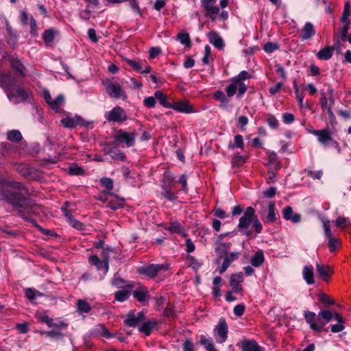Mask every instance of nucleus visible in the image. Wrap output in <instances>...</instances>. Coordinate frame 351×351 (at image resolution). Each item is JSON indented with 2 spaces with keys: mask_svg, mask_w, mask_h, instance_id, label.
<instances>
[{
  "mask_svg": "<svg viewBox=\"0 0 351 351\" xmlns=\"http://www.w3.org/2000/svg\"><path fill=\"white\" fill-rule=\"evenodd\" d=\"M179 41L186 46H189L191 44L190 36L188 33H179L178 34Z\"/></svg>",
  "mask_w": 351,
  "mask_h": 351,
  "instance_id": "nucleus-47",
  "label": "nucleus"
},
{
  "mask_svg": "<svg viewBox=\"0 0 351 351\" xmlns=\"http://www.w3.org/2000/svg\"><path fill=\"white\" fill-rule=\"evenodd\" d=\"M263 49L266 52L271 53L277 50L278 49V46L277 44L268 42L266 44H265Z\"/></svg>",
  "mask_w": 351,
  "mask_h": 351,
  "instance_id": "nucleus-60",
  "label": "nucleus"
},
{
  "mask_svg": "<svg viewBox=\"0 0 351 351\" xmlns=\"http://www.w3.org/2000/svg\"><path fill=\"white\" fill-rule=\"evenodd\" d=\"M207 36L210 43L217 49L222 50L224 49L225 45L222 38L215 31H210L208 33Z\"/></svg>",
  "mask_w": 351,
  "mask_h": 351,
  "instance_id": "nucleus-18",
  "label": "nucleus"
},
{
  "mask_svg": "<svg viewBox=\"0 0 351 351\" xmlns=\"http://www.w3.org/2000/svg\"><path fill=\"white\" fill-rule=\"evenodd\" d=\"M334 50V46H326L318 51L317 56L319 60H329L332 56Z\"/></svg>",
  "mask_w": 351,
  "mask_h": 351,
  "instance_id": "nucleus-26",
  "label": "nucleus"
},
{
  "mask_svg": "<svg viewBox=\"0 0 351 351\" xmlns=\"http://www.w3.org/2000/svg\"><path fill=\"white\" fill-rule=\"evenodd\" d=\"M105 119L109 122L123 123L128 119L125 111L120 106H115L104 115Z\"/></svg>",
  "mask_w": 351,
  "mask_h": 351,
  "instance_id": "nucleus-7",
  "label": "nucleus"
},
{
  "mask_svg": "<svg viewBox=\"0 0 351 351\" xmlns=\"http://www.w3.org/2000/svg\"><path fill=\"white\" fill-rule=\"evenodd\" d=\"M125 62H126L130 66H132L134 70L137 71L138 72L142 71V66L140 65L139 62L128 58H125Z\"/></svg>",
  "mask_w": 351,
  "mask_h": 351,
  "instance_id": "nucleus-59",
  "label": "nucleus"
},
{
  "mask_svg": "<svg viewBox=\"0 0 351 351\" xmlns=\"http://www.w3.org/2000/svg\"><path fill=\"white\" fill-rule=\"evenodd\" d=\"M62 124L67 128H73L77 126L88 127L90 122L84 120L81 116L75 114L72 117L67 115L65 118L61 120Z\"/></svg>",
  "mask_w": 351,
  "mask_h": 351,
  "instance_id": "nucleus-9",
  "label": "nucleus"
},
{
  "mask_svg": "<svg viewBox=\"0 0 351 351\" xmlns=\"http://www.w3.org/2000/svg\"><path fill=\"white\" fill-rule=\"evenodd\" d=\"M318 300L320 302L327 305H333L335 304V301L324 293L318 295Z\"/></svg>",
  "mask_w": 351,
  "mask_h": 351,
  "instance_id": "nucleus-48",
  "label": "nucleus"
},
{
  "mask_svg": "<svg viewBox=\"0 0 351 351\" xmlns=\"http://www.w3.org/2000/svg\"><path fill=\"white\" fill-rule=\"evenodd\" d=\"M242 351H262V348L254 340H244L241 343Z\"/></svg>",
  "mask_w": 351,
  "mask_h": 351,
  "instance_id": "nucleus-23",
  "label": "nucleus"
},
{
  "mask_svg": "<svg viewBox=\"0 0 351 351\" xmlns=\"http://www.w3.org/2000/svg\"><path fill=\"white\" fill-rule=\"evenodd\" d=\"M339 243H340V241L337 238H332V239H328V246L329 248V251L330 252L335 251L337 249Z\"/></svg>",
  "mask_w": 351,
  "mask_h": 351,
  "instance_id": "nucleus-50",
  "label": "nucleus"
},
{
  "mask_svg": "<svg viewBox=\"0 0 351 351\" xmlns=\"http://www.w3.org/2000/svg\"><path fill=\"white\" fill-rule=\"evenodd\" d=\"M162 182V186L172 188L177 181L171 173L165 172L163 175Z\"/></svg>",
  "mask_w": 351,
  "mask_h": 351,
  "instance_id": "nucleus-31",
  "label": "nucleus"
},
{
  "mask_svg": "<svg viewBox=\"0 0 351 351\" xmlns=\"http://www.w3.org/2000/svg\"><path fill=\"white\" fill-rule=\"evenodd\" d=\"M187 262L189 263V266L191 267L193 269H197L200 267V264L197 262V261L193 256L189 255L186 258Z\"/></svg>",
  "mask_w": 351,
  "mask_h": 351,
  "instance_id": "nucleus-55",
  "label": "nucleus"
},
{
  "mask_svg": "<svg viewBox=\"0 0 351 351\" xmlns=\"http://www.w3.org/2000/svg\"><path fill=\"white\" fill-rule=\"evenodd\" d=\"M105 152L106 154L110 155V157L115 160L124 161L126 158L125 154L116 147L106 148Z\"/></svg>",
  "mask_w": 351,
  "mask_h": 351,
  "instance_id": "nucleus-24",
  "label": "nucleus"
},
{
  "mask_svg": "<svg viewBox=\"0 0 351 351\" xmlns=\"http://www.w3.org/2000/svg\"><path fill=\"white\" fill-rule=\"evenodd\" d=\"M223 255L225 256L224 258H223V261L230 265L232 262H234L239 258V256L240 255V252H230V253L228 252L227 254H225Z\"/></svg>",
  "mask_w": 351,
  "mask_h": 351,
  "instance_id": "nucleus-41",
  "label": "nucleus"
},
{
  "mask_svg": "<svg viewBox=\"0 0 351 351\" xmlns=\"http://www.w3.org/2000/svg\"><path fill=\"white\" fill-rule=\"evenodd\" d=\"M282 215L285 219L296 223L301 221V216L298 213H293L291 206H287L282 210Z\"/></svg>",
  "mask_w": 351,
  "mask_h": 351,
  "instance_id": "nucleus-21",
  "label": "nucleus"
},
{
  "mask_svg": "<svg viewBox=\"0 0 351 351\" xmlns=\"http://www.w3.org/2000/svg\"><path fill=\"white\" fill-rule=\"evenodd\" d=\"M25 295L30 302H33L36 295H42V293L32 288H27L25 289Z\"/></svg>",
  "mask_w": 351,
  "mask_h": 351,
  "instance_id": "nucleus-42",
  "label": "nucleus"
},
{
  "mask_svg": "<svg viewBox=\"0 0 351 351\" xmlns=\"http://www.w3.org/2000/svg\"><path fill=\"white\" fill-rule=\"evenodd\" d=\"M158 324V322L156 319H148L143 323L138 328V330L146 336H148L156 328Z\"/></svg>",
  "mask_w": 351,
  "mask_h": 351,
  "instance_id": "nucleus-17",
  "label": "nucleus"
},
{
  "mask_svg": "<svg viewBox=\"0 0 351 351\" xmlns=\"http://www.w3.org/2000/svg\"><path fill=\"white\" fill-rule=\"evenodd\" d=\"M245 160L243 156L236 154L232 160V164L234 167H240L245 162Z\"/></svg>",
  "mask_w": 351,
  "mask_h": 351,
  "instance_id": "nucleus-54",
  "label": "nucleus"
},
{
  "mask_svg": "<svg viewBox=\"0 0 351 351\" xmlns=\"http://www.w3.org/2000/svg\"><path fill=\"white\" fill-rule=\"evenodd\" d=\"M64 104V97L63 95H59L56 99L53 100L51 104H50V108L55 110L58 113H61L63 112V110L61 108Z\"/></svg>",
  "mask_w": 351,
  "mask_h": 351,
  "instance_id": "nucleus-28",
  "label": "nucleus"
},
{
  "mask_svg": "<svg viewBox=\"0 0 351 351\" xmlns=\"http://www.w3.org/2000/svg\"><path fill=\"white\" fill-rule=\"evenodd\" d=\"M316 270L318 276L324 280L328 281L330 277L332 270L327 265L316 263Z\"/></svg>",
  "mask_w": 351,
  "mask_h": 351,
  "instance_id": "nucleus-19",
  "label": "nucleus"
},
{
  "mask_svg": "<svg viewBox=\"0 0 351 351\" xmlns=\"http://www.w3.org/2000/svg\"><path fill=\"white\" fill-rule=\"evenodd\" d=\"M130 293L127 290H121L115 293V299L119 302H124L129 297Z\"/></svg>",
  "mask_w": 351,
  "mask_h": 351,
  "instance_id": "nucleus-46",
  "label": "nucleus"
},
{
  "mask_svg": "<svg viewBox=\"0 0 351 351\" xmlns=\"http://www.w3.org/2000/svg\"><path fill=\"white\" fill-rule=\"evenodd\" d=\"M69 223L73 228H74L77 230H84V224L83 223L80 222V221L75 219V218L71 219Z\"/></svg>",
  "mask_w": 351,
  "mask_h": 351,
  "instance_id": "nucleus-62",
  "label": "nucleus"
},
{
  "mask_svg": "<svg viewBox=\"0 0 351 351\" xmlns=\"http://www.w3.org/2000/svg\"><path fill=\"white\" fill-rule=\"evenodd\" d=\"M77 309L81 313H87L90 311V306L86 301L79 300L77 301Z\"/></svg>",
  "mask_w": 351,
  "mask_h": 351,
  "instance_id": "nucleus-44",
  "label": "nucleus"
},
{
  "mask_svg": "<svg viewBox=\"0 0 351 351\" xmlns=\"http://www.w3.org/2000/svg\"><path fill=\"white\" fill-rule=\"evenodd\" d=\"M268 214L266 217V223H273L276 221V207H275V203L274 202H269L268 205Z\"/></svg>",
  "mask_w": 351,
  "mask_h": 351,
  "instance_id": "nucleus-32",
  "label": "nucleus"
},
{
  "mask_svg": "<svg viewBox=\"0 0 351 351\" xmlns=\"http://www.w3.org/2000/svg\"><path fill=\"white\" fill-rule=\"evenodd\" d=\"M169 108L173 109L178 112L189 114L195 112L193 107L191 106L186 101H179L171 102Z\"/></svg>",
  "mask_w": 351,
  "mask_h": 351,
  "instance_id": "nucleus-15",
  "label": "nucleus"
},
{
  "mask_svg": "<svg viewBox=\"0 0 351 351\" xmlns=\"http://www.w3.org/2000/svg\"><path fill=\"white\" fill-rule=\"evenodd\" d=\"M216 0H201L202 6L205 11V16L212 20L215 19V16L219 13V8L215 5Z\"/></svg>",
  "mask_w": 351,
  "mask_h": 351,
  "instance_id": "nucleus-12",
  "label": "nucleus"
},
{
  "mask_svg": "<svg viewBox=\"0 0 351 351\" xmlns=\"http://www.w3.org/2000/svg\"><path fill=\"white\" fill-rule=\"evenodd\" d=\"M132 295L134 298H136L140 302H146L149 298V295L148 293L147 290L141 287L135 289L133 291Z\"/></svg>",
  "mask_w": 351,
  "mask_h": 351,
  "instance_id": "nucleus-25",
  "label": "nucleus"
},
{
  "mask_svg": "<svg viewBox=\"0 0 351 351\" xmlns=\"http://www.w3.org/2000/svg\"><path fill=\"white\" fill-rule=\"evenodd\" d=\"M24 189V185L21 182H10L0 189V197L8 204L12 205L13 208L17 210L18 215L25 221H29L45 234L51 235V230L44 229L30 217L32 215H40L42 212V207L21 193Z\"/></svg>",
  "mask_w": 351,
  "mask_h": 351,
  "instance_id": "nucleus-1",
  "label": "nucleus"
},
{
  "mask_svg": "<svg viewBox=\"0 0 351 351\" xmlns=\"http://www.w3.org/2000/svg\"><path fill=\"white\" fill-rule=\"evenodd\" d=\"M124 204L123 199H119L116 202L110 201L108 203L107 207L111 208L113 210H116L120 208H122Z\"/></svg>",
  "mask_w": 351,
  "mask_h": 351,
  "instance_id": "nucleus-49",
  "label": "nucleus"
},
{
  "mask_svg": "<svg viewBox=\"0 0 351 351\" xmlns=\"http://www.w3.org/2000/svg\"><path fill=\"white\" fill-rule=\"evenodd\" d=\"M16 84V78L14 76H13L11 73H0V87L3 89L6 94H8V92L12 90L14 88H15Z\"/></svg>",
  "mask_w": 351,
  "mask_h": 351,
  "instance_id": "nucleus-11",
  "label": "nucleus"
},
{
  "mask_svg": "<svg viewBox=\"0 0 351 351\" xmlns=\"http://www.w3.org/2000/svg\"><path fill=\"white\" fill-rule=\"evenodd\" d=\"M145 319V315L143 312H139L135 314L134 312H130L126 315V318L124 320L125 325L130 327H136L141 322Z\"/></svg>",
  "mask_w": 351,
  "mask_h": 351,
  "instance_id": "nucleus-14",
  "label": "nucleus"
},
{
  "mask_svg": "<svg viewBox=\"0 0 351 351\" xmlns=\"http://www.w3.org/2000/svg\"><path fill=\"white\" fill-rule=\"evenodd\" d=\"M140 274L147 276L150 278H154L157 275L156 272L155 267L154 264H151L147 265V267H144L139 270Z\"/></svg>",
  "mask_w": 351,
  "mask_h": 351,
  "instance_id": "nucleus-37",
  "label": "nucleus"
},
{
  "mask_svg": "<svg viewBox=\"0 0 351 351\" xmlns=\"http://www.w3.org/2000/svg\"><path fill=\"white\" fill-rule=\"evenodd\" d=\"M40 333L45 334L47 337H49L60 338V337H64V335L62 332L56 331V330L40 331Z\"/></svg>",
  "mask_w": 351,
  "mask_h": 351,
  "instance_id": "nucleus-58",
  "label": "nucleus"
},
{
  "mask_svg": "<svg viewBox=\"0 0 351 351\" xmlns=\"http://www.w3.org/2000/svg\"><path fill=\"white\" fill-rule=\"evenodd\" d=\"M251 224L255 228L256 234L261 232L263 226L255 214V210L253 207L248 206L239 219L238 230L247 237H251L252 231L249 229Z\"/></svg>",
  "mask_w": 351,
  "mask_h": 351,
  "instance_id": "nucleus-3",
  "label": "nucleus"
},
{
  "mask_svg": "<svg viewBox=\"0 0 351 351\" xmlns=\"http://www.w3.org/2000/svg\"><path fill=\"white\" fill-rule=\"evenodd\" d=\"M310 132L317 137L318 142L322 145L327 146L331 144L340 152V146L337 141L332 138V133L328 128L322 130H311Z\"/></svg>",
  "mask_w": 351,
  "mask_h": 351,
  "instance_id": "nucleus-6",
  "label": "nucleus"
},
{
  "mask_svg": "<svg viewBox=\"0 0 351 351\" xmlns=\"http://www.w3.org/2000/svg\"><path fill=\"white\" fill-rule=\"evenodd\" d=\"M106 90L110 97L126 99L127 96L125 91L123 90L121 85L115 81H110L106 86Z\"/></svg>",
  "mask_w": 351,
  "mask_h": 351,
  "instance_id": "nucleus-13",
  "label": "nucleus"
},
{
  "mask_svg": "<svg viewBox=\"0 0 351 351\" xmlns=\"http://www.w3.org/2000/svg\"><path fill=\"white\" fill-rule=\"evenodd\" d=\"M231 245L230 242H226L223 239H217L215 242V252L220 256H222L223 254L229 252Z\"/></svg>",
  "mask_w": 351,
  "mask_h": 351,
  "instance_id": "nucleus-20",
  "label": "nucleus"
},
{
  "mask_svg": "<svg viewBox=\"0 0 351 351\" xmlns=\"http://www.w3.org/2000/svg\"><path fill=\"white\" fill-rule=\"evenodd\" d=\"M276 188H275L274 186H271L269 189H267L263 192L264 197H265L267 198H272L273 197H274L276 195Z\"/></svg>",
  "mask_w": 351,
  "mask_h": 351,
  "instance_id": "nucleus-63",
  "label": "nucleus"
},
{
  "mask_svg": "<svg viewBox=\"0 0 351 351\" xmlns=\"http://www.w3.org/2000/svg\"><path fill=\"white\" fill-rule=\"evenodd\" d=\"M69 173L71 176H82L85 174V170L77 165H72L69 167Z\"/></svg>",
  "mask_w": 351,
  "mask_h": 351,
  "instance_id": "nucleus-40",
  "label": "nucleus"
},
{
  "mask_svg": "<svg viewBox=\"0 0 351 351\" xmlns=\"http://www.w3.org/2000/svg\"><path fill=\"white\" fill-rule=\"evenodd\" d=\"M7 138L12 142H19L22 139V134L20 131L12 130L8 132Z\"/></svg>",
  "mask_w": 351,
  "mask_h": 351,
  "instance_id": "nucleus-39",
  "label": "nucleus"
},
{
  "mask_svg": "<svg viewBox=\"0 0 351 351\" xmlns=\"http://www.w3.org/2000/svg\"><path fill=\"white\" fill-rule=\"evenodd\" d=\"M10 64L12 68L17 71L21 76H25V67L18 58H11Z\"/></svg>",
  "mask_w": 351,
  "mask_h": 351,
  "instance_id": "nucleus-29",
  "label": "nucleus"
},
{
  "mask_svg": "<svg viewBox=\"0 0 351 351\" xmlns=\"http://www.w3.org/2000/svg\"><path fill=\"white\" fill-rule=\"evenodd\" d=\"M194 345L190 339H186L183 343V351H193Z\"/></svg>",
  "mask_w": 351,
  "mask_h": 351,
  "instance_id": "nucleus-64",
  "label": "nucleus"
},
{
  "mask_svg": "<svg viewBox=\"0 0 351 351\" xmlns=\"http://www.w3.org/2000/svg\"><path fill=\"white\" fill-rule=\"evenodd\" d=\"M137 132L134 130L132 132H128L123 130H119L114 136V144L116 147H130L134 145Z\"/></svg>",
  "mask_w": 351,
  "mask_h": 351,
  "instance_id": "nucleus-5",
  "label": "nucleus"
},
{
  "mask_svg": "<svg viewBox=\"0 0 351 351\" xmlns=\"http://www.w3.org/2000/svg\"><path fill=\"white\" fill-rule=\"evenodd\" d=\"M228 324L224 318H221L219 323L214 329V335L217 342L222 343L225 342L228 338Z\"/></svg>",
  "mask_w": 351,
  "mask_h": 351,
  "instance_id": "nucleus-10",
  "label": "nucleus"
},
{
  "mask_svg": "<svg viewBox=\"0 0 351 351\" xmlns=\"http://www.w3.org/2000/svg\"><path fill=\"white\" fill-rule=\"evenodd\" d=\"M245 305L243 304H239L236 305L234 307L233 311H234V313L237 316L241 317V315H243V313L245 312Z\"/></svg>",
  "mask_w": 351,
  "mask_h": 351,
  "instance_id": "nucleus-61",
  "label": "nucleus"
},
{
  "mask_svg": "<svg viewBox=\"0 0 351 351\" xmlns=\"http://www.w3.org/2000/svg\"><path fill=\"white\" fill-rule=\"evenodd\" d=\"M167 230L173 233L177 234H181L183 230L180 223L178 221L171 222Z\"/></svg>",
  "mask_w": 351,
  "mask_h": 351,
  "instance_id": "nucleus-45",
  "label": "nucleus"
},
{
  "mask_svg": "<svg viewBox=\"0 0 351 351\" xmlns=\"http://www.w3.org/2000/svg\"><path fill=\"white\" fill-rule=\"evenodd\" d=\"M265 258L262 250L257 251L255 254L252 257L250 263L252 266L258 267H260L264 262Z\"/></svg>",
  "mask_w": 351,
  "mask_h": 351,
  "instance_id": "nucleus-30",
  "label": "nucleus"
},
{
  "mask_svg": "<svg viewBox=\"0 0 351 351\" xmlns=\"http://www.w3.org/2000/svg\"><path fill=\"white\" fill-rule=\"evenodd\" d=\"M154 97L157 99L160 105L165 108H169L170 106L171 102H169L167 99V97L165 95L162 91L157 90L154 93Z\"/></svg>",
  "mask_w": 351,
  "mask_h": 351,
  "instance_id": "nucleus-33",
  "label": "nucleus"
},
{
  "mask_svg": "<svg viewBox=\"0 0 351 351\" xmlns=\"http://www.w3.org/2000/svg\"><path fill=\"white\" fill-rule=\"evenodd\" d=\"M243 281V275L242 272L232 274L230 279V285L232 287V292L241 293L243 288L241 282Z\"/></svg>",
  "mask_w": 351,
  "mask_h": 351,
  "instance_id": "nucleus-16",
  "label": "nucleus"
},
{
  "mask_svg": "<svg viewBox=\"0 0 351 351\" xmlns=\"http://www.w3.org/2000/svg\"><path fill=\"white\" fill-rule=\"evenodd\" d=\"M267 123L272 129H276L279 125L278 119L274 115H269L267 118Z\"/></svg>",
  "mask_w": 351,
  "mask_h": 351,
  "instance_id": "nucleus-53",
  "label": "nucleus"
},
{
  "mask_svg": "<svg viewBox=\"0 0 351 351\" xmlns=\"http://www.w3.org/2000/svg\"><path fill=\"white\" fill-rule=\"evenodd\" d=\"M101 184L108 190L113 189V180L109 178H102L100 180Z\"/></svg>",
  "mask_w": 351,
  "mask_h": 351,
  "instance_id": "nucleus-52",
  "label": "nucleus"
},
{
  "mask_svg": "<svg viewBox=\"0 0 351 351\" xmlns=\"http://www.w3.org/2000/svg\"><path fill=\"white\" fill-rule=\"evenodd\" d=\"M36 317L38 321L45 323L49 327H52L53 325V319L49 317L45 314L36 313Z\"/></svg>",
  "mask_w": 351,
  "mask_h": 351,
  "instance_id": "nucleus-43",
  "label": "nucleus"
},
{
  "mask_svg": "<svg viewBox=\"0 0 351 351\" xmlns=\"http://www.w3.org/2000/svg\"><path fill=\"white\" fill-rule=\"evenodd\" d=\"M199 343L204 346L206 351H218L214 346L211 339L206 338L205 336H201Z\"/></svg>",
  "mask_w": 351,
  "mask_h": 351,
  "instance_id": "nucleus-35",
  "label": "nucleus"
},
{
  "mask_svg": "<svg viewBox=\"0 0 351 351\" xmlns=\"http://www.w3.org/2000/svg\"><path fill=\"white\" fill-rule=\"evenodd\" d=\"M172 188L162 186L161 195L162 197L171 202H175L178 199L176 193L171 191Z\"/></svg>",
  "mask_w": 351,
  "mask_h": 351,
  "instance_id": "nucleus-34",
  "label": "nucleus"
},
{
  "mask_svg": "<svg viewBox=\"0 0 351 351\" xmlns=\"http://www.w3.org/2000/svg\"><path fill=\"white\" fill-rule=\"evenodd\" d=\"M302 276L308 285H313L315 282L313 268L312 266L306 265L302 269Z\"/></svg>",
  "mask_w": 351,
  "mask_h": 351,
  "instance_id": "nucleus-27",
  "label": "nucleus"
},
{
  "mask_svg": "<svg viewBox=\"0 0 351 351\" xmlns=\"http://www.w3.org/2000/svg\"><path fill=\"white\" fill-rule=\"evenodd\" d=\"M305 171L306 172L307 176L308 177H311V178H313L314 180H319L323 175V172L321 170L317 171H312V170H305Z\"/></svg>",
  "mask_w": 351,
  "mask_h": 351,
  "instance_id": "nucleus-56",
  "label": "nucleus"
},
{
  "mask_svg": "<svg viewBox=\"0 0 351 351\" xmlns=\"http://www.w3.org/2000/svg\"><path fill=\"white\" fill-rule=\"evenodd\" d=\"M58 33L54 29L51 28L49 29H47L44 32L43 34V39L45 43H51L55 37V34Z\"/></svg>",
  "mask_w": 351,
  "mask_h": 351,
  "instance_id": "nucleus-38",
  "label": "nucleus"
},
{
  "mask_svg": "<svg viewBox=\"0 0 351 351\" xmlns=\"http://www.w3.org/2000/svg\"><path fill=\"white\" fill-rule=\"evenodd\" d=\"M350 14V5H349V3L347 2L344 6L343 14H342L341 19V22L345 23H347L348 22H349L348 17H349Z\"/></svg>",
  "mask_w": 351,
  "mask_h": 351,
  "instance_id": "nucleus-51",
  "label": "nucleus"
},
{
  "mask_svg": "<svg viewBox=\"0 0 351 351\" xmlns=\"http://www.w3.org/2000/svg\"><path fill=\"white\" fill-rule=\"evenodd\" d=\"M29 92L22 86H17L14 88L12 90L8 92L7 97L8 99L13 101L14 104L27 101L29 99Z\"/></svg>",
  "mask_w": 351,
  "mask_h": 351,
  "instance_id": "nucleus-8",
  "label": "nucleus"
},
{
  "mask_svg": "<svg viewBox=\"0 0 351 351\" xmlns=\"http://www.w3.org/2000/svg\"><path fill=\"white\" fill-rule=\"evenodd\" d=\"M304 317L310 328L318 332L322 330L328 332V328H324V326L332 319L338 323H344L343 318L339 313L337 312L332 313L329 310H321L317 315L306 310L304 311Z\"/></svg>",
  "mask_w": 351,
  "mask_h": 351,
  "instance_id": "nucleus-2",
  "label": "nucleus"
},
{
  "mask_svg": "<svg viewBox=\"0 0 351 351\" xmlns=\"http://www.w3.org/2000/svg\"><path fill=\"white\" fill-rule=\"evenodd\" d=\"M315 34L314 25L311 22H306L302 29L300 38L302 40H308Z\"/></svg>",
  "mask_w": 351,
  "mask_h": 351,
  "instance_id": "nucleus-22",
  "label": "nucleus"
},
{
  "mask_svg": "<svg viewBox=\"0 0 351 351\" xmlns=\"http://www.w3.org/2000/svg\"><path fill=\"white\" fill-rule=\"evenodd\" d=\"M243 145H244V143H243V136L241 134H237L234 136V142H232V143L230 142L229 143L228 147L232 149H234L236 148L243 149Z\"/></svg>",
  "mask_w": 351,
  "mask_h": 351,
  "instance_id": "nucleus-36",
  "label": "nucleus"
},
{
  "mask_svg": "<svg viewBox=\"0 0 351 351\" xmlns=\"http://www.w3.org/2000/svg\"><path fill=\"white\" fill-rule=\"evenodd\" d=\"M248 123V118L245 116H239L238 117V123L237 127L239 128L241 130H245V127Z\"/></svg>",
  "mask_w": 351,
  "mask_h": 351,
  "instance_id": "nucleus-57",
  "label": "nucleus"
},
{
  "mask_svg": "<svg viewBox=\"0 0 351 351\" xmlns=\"http://www.w3.org/2000/svg\"><path fill=\"white\" fill-rule=\"evenodd\" d=\"M252 75L246 71H242L237 76L232 77L230 85L226 86V93L228 97H233L238 90L237 97L241 99L247 91V86L243 83V80L250 79Z\"/></svg>",
  "mask_w": 351,
  "mask_h": 351,
  "instance_id": "nucleus-4",
  "label": "nucleus"
}]
</instances>
